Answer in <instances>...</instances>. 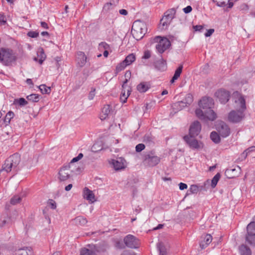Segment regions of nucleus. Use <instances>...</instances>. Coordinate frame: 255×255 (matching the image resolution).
<instances>
[{
    "label": "nucleus",
    "instance_id": "f257e3e1",
    "mask_svg": "<svg viewBox=\"0 0 255 255\" xmlns=\"http://www.w3.org/2000/svg\"><path fill=\"white\" fill-rule=\"evenodd\" d=\"M214 100L212 98L203 97L199 102V109L195 111L196 116L201 120L207 122L213 121L217 118L216 114L212 109L214 106Z\"/></svg>",
    "mask_w": 255,
    "mask_h": 255
},
{
    "label": "nucleus",
    "instance_id": "f03ea898",
    "mask_svg": "<svg viewBox=\"0 0 255 255\" xmlns=\"http://www.w3.org/2000/svg\"><path fill=\"white\" fill-rule=\"evenodd\" d=\"M17 59L16 53L11 49L3 47L0 48V62L3 65L12 66Z\"/></svg>",
    "mask_w": 255,
    "mask_h": 255
},
{
    "label": "nucleus",
    "instance_id": "7ed1b4c3",
    "mask_svg": "<svg viewBox=\"0 0 255 255\" xmlns=\"http://www.w3.org/2000/svg\"><path fill=\"white\" fill-rule=\"evenodd\" d=\"M20 162V156L18 153L13 154L7 158L2 165V169L0 170V173L4 170L7 173L13 170L17 172L19 170L18 166Z\"/></svg>",
    "mask_w": 255,
    "mask_h": 255
},
{
    "label": "nucleus",
    "instance_id": "20e7f679",
    "mask_svg": "<svg viewBox=\"0 0 255 255\" xmlns=\"http://www.w3.org/2000/svg\"><path fill=\"white\" fill-rule=\"evenodd\" d=\"M146 31V25L144 22L137 20L133 23L131 32L136 40L141 39L145 35Z\"/></svg>",
    "mask_w": 255,
    "mask_h": 255
},
{
    "label": "nucleus",
    "instance_id": "39448f33",
    "mask_svg": "<svg viewBox=\"0 0 255 255\" xmlns=\"http://www.w3.org/2000/svg\"><path fill=\"white\" fill-rule=\"evenodd\" d=\"M74 173V168L71 164L64 165L59 170L58 178L61 182L67 181L73 177Z\"/></svg>",
    "mask_w": 255,
    "mask_h": 255
},
{
    "label": "nucleus",
    "instance_id": "423d86ee",
    "mask_svg": "<svg viewBox=\"0 0 255 255\" xmlns=\"http://www.w3.org/2000/svg\"><path fill=\"white\" fill-rule=\"evenodd\" d=\"M153 42H157L156 45V49L160 53H163L170 46V41L166 38H162L158 36L153 39Z\"/></svg>",
    "mask_w": 255,
    "mask_h": 255
},
{
    "label": "nucleus",
    "instance_id": "0eeeda50",
    "mask_svg": "<svg viewBox=\"0 0 255 255\" xmlns=\"http://www.w3.org/2000/svg\"><path fill=\"white\" fill-rule=\"evenodd\" d=\"M176 13V9L174 8H170L166 11L164 13V16L160 20V24L162 25V29H165L170 24L172 19L175 17Z\"/></svg>",
    "mask_w": 255,
    "mask_h": 255
},
{
    "label": "nucleus",
    "instance_id": "6e6552de",
    "mask_svg": "<svg viewBox=\"0 0 255 255\" xmlns=\"http://www.w3.org/2000/svg\"><path fill=\"white\" fill-rule=\"evenodd\" d=\"M246 242L251 246L255 247V222H251L247 227Z\"/></svg>",
    "mask_w": 255,
    "mask_h": 255
},
{
    "label": "nucleus",
    "instance_id": "1a4fd4ad",
    "mask_svg": "<svg viewBox=\"0 0 255 255\" xmlns=\"http://www.w3.org/2000/svg\"><path fill=\"white\" fill-rule=\"evenodd\" d=\"M216 128L220 135L223 137H226L230 134V127L223 121H218L216 125Z\"/></svg>",
    "mask_w": 255,
    "mask_h": 255
},
{
    "label": "nucleus",
    "instance_id": "9d476101",
    "mask_svg": "<svg viewBox=\"0 0 255 255\" xmlns=\"http://www.w3.org/2000/svg\"><path fill=\"white\" fill-rule=\"evenodd\" d=\"M126 247L131 249H137L139 247V241L135 236L128 235L124 239Z\"/></svg>",
    "mask_w": 255,
    "mask_h": 255
},
{
    "label": "nucleus",
    "instance_id": "9b49d317",
    "mask_svg": "<svg viewBox=\"0 0 255 255\" xmlns=\"http://www.w3.org/2000/svg\"><path fill=\"white\" fill-rule=\"evenodd\" d=\"M244 111L241 110L231 111L228 115V120L232 123H238L240 122L244 118Z\"/></svg>",
    "mask_w": 255,
    "mask_h": 255
},
{
    "label": "nucleus",
    "instance_id": "f8f14e48",
    "mask_svg": "<svg viewBox=\"0 0 255 255\" xmlns=\"http://www.w3.org/2000/svg\"><path fill=\"white\" fill-rule=\"evenodd\" d=\"M160 160L159 157L150 153L145 155L143 163L147 166L153 167L158 164Z\"/></svg>",
    "mask_w": 255,
    "mask_h": 255
},
{
    "label": "nucleus",
    "instance_id": "ddd939ff",
    "mask_svg": "<svg viewBox=\"0 0 255 255\" xmlns=\"http://www.w3.org/2000/svg\"><path fill=\"white\" fill-rule=\"evenodd\" d=\"M195 136L185 135L183 138L187 144L192 149H198L200 147V144L198 140L194 137Z\"/></svg>",
    "mask_w": 255,
    "mask_h": 255
},
{
    "label": "nucleus",
    "instance_id": "4468645a",
    "mask_svg": "<svg viewBox=\"0 0 255 255\" xmlns=\"http://www.w3.org/2000/svg\"><path fill=\"white\" fill-rule=\"evenodd\" d=\"M215 95L221 103L225 104L229 100L230 93L225 90H220L216 92Z\"/></svg>",
    "mask_w": 255,
    "mask_h": 255
},
{
    "label": "nucleus",
    "instance_id": "2eb2a0df",
    "mask_svg": "<svg viewBox=\"0 0 255 255\" xmlns=\"http://www.w3.org/2000/svg\"><path fill=\"white\" fill-rule=\"evenodd\" d=\"M201 129V126L198 121L193 122L189 128V135L196 136L200 133Z\"/></svg>",
    "mask_w": 255,
    "mask_h": 255
},
{
    "label": "nucleus",
    "instance_id": "dca6fc26",
    "mask_svg": "<svg viewBox=\"0 0 255 255\" xmlns=\"http://www.w3.org/2000/svg\"><path fill=\"white\" fill-rule=\"evenodd\" d=\"M237 168H229L226 170L225 173L229 178H233L238 176L241 171V168L237 166Z\"/></svg>",
    "mask_w": 255,
    "mask_h": 255
},
{
    "label": "nucleus",
    "instance_id": "f3484780",
    "mask_svg": "<svg viewBox=\"0 0 255 255\" xmlns=\"http://www.w3.org/2000/svg\"><path fill=\"white\" fill-rule=\"evenodd\" d=\"M83 197L92 203L96 201L95 196L93 191L87 187H85L83 189Z\"/></svg>",
    "mask_w": 255,
    "mask_h": 255
},
{
    "label": "nucleus",
    "instance_id": "a211bd4d",
    "mask_svg": "<svg viewBox=\"0 0 255 255\" xmlns=\"http://www.w3.org/2000/svg\"><path fill=\"white\" fill-rule=\"evenodd\" d=\"M77 65L80 67H83L87 62V57L85 53L82 51L77 52V57L76 58Z\"/></svg>",
    "mask_w": 255,
    "mask_h": 255
},
{
    "label": "nucleus",
    "instance_id": "6ab92c4d",
    "mask_svg": "<svg viewBox=\"0 0 255 255\" xmlns=\"http://www.w3.org/2000/svg\"><path fill=\"white\" fill-rule=\"evenodd\" d=\"M112 110L111 106L110 105H105L102 110L100 119L104 120L108 118L112 112Z\"/></svg>",
    "mask_w": 255,
    "mask_h": 255
},
{
    "label": "nucleus",
    "instance_id": "aec40b11",
    "mask_svg": "<svg viewBox=\"0 0 255 255\" xmlns=\"http://www.w3.org/2000/svg\"><path fill=\"white\" fill-rule=\"evenodd\" d=\"M235 103L237 105V108H240L239 110L245 111L246 109V101L244 98L240 96L237 100H235Z\"/></svg>",
    "mask_w": 255,
    "mask_h": 255
},
{
    "label": "nucleus",
    "instance_id": "412c9836",
    "mask_svg": "<svg viewBox=\"0 0 255 255\" xmlns=\"http://www.w3.org/2000/svg\"><path fill=\"white\" fill-rule=\"evenodd\" d=\"M150 84L147 82H142L137 85V90L140 93L146 92L150 88Z\"/></svg>",
    "mask_w": 255,
    "mask_h": 255
},
{
    "label": "nucleus",
    "instance_id": "4be33fe9",
    "mask_svg": "<svg viewBox=\"0 0 255 255\" xmlns=\"http://www.w3.org/2000/svg\"><path fill=\"white\" fill-rule=\"evenodd\" d=\"M155 68L160 71H164L166 70L167 66L166 61L162 59L158 60L154 63Z\"/></svg>",
    "mask_w": 255,
    "mask_h": 255
},
{
    "label": "nucleus",
    "instance_id": "5701e85b",
    "mask_svg": "<svg viewBox=\"0 0 255 255\" xmlns=\"http://www.w3.org/2000/svg\"><path fill=\"white\" fill-rule=\"evenodd\" d=\"M125 160L122 158H119L117 160H114L113 165L116 170H120L125 167Z\"/></svg>",
    "mask_w": 255,
    "mask_h": 255
},
{
    "label": "nucleus",
    "instance_id": "b1692460",
    "mask_svg": "<svg viewBox=\"0 0 255 255\" xmlns=\"http://www.w3.org/2000/svg\"><path fill=\"white\" fill-rule=\"evenodd\" d=\"M130 88H128L127 89H122L120 100L123 103H125L127 102V99L130 94Z\"/></svg>",
    "mask_w": 255,
    "mask_h": 255
},
{
    "label": "nucleus",
    "instance_id": "393cba45",
    "mask_svg": "<svg viewBox=\"0 0 255 255\" xmlns=\"http://www.w3.org/2000/svg\"><path fill=\"white\" fill-rule=\"evenodd\" d=\"M239 251L241 255H252L251 249L246 245H241L239 247Z\"/></svg>",
    "mask_w": 255,
    "mask_h": 255
},
{
    "label": "nucleus",
    "instance_id": "a878e982",
    "mask_svg": "<svg viewBox=\"0 0 255 255\" xmlns=\"http://www.w3.org/2000/svg\"><path fill=\"white\" fill-rule=\"evenodd\" d=\"M32 252L28 248L19 249L16 250L12 255H31Z\"/></svg>",
    "mask_w": 255,
    "mask_h": 255
},
{
    "label": "nucleus",
    "instance_id": "bb28decb",
    "mask_svg": "<svg viewBox=\"0 0 255 255\" xmlns=\"http://www.w3.org/2000/svg\"><path fill=\"white\" fill-rule=\"evenodd\" d=\"M212 240V237L211 235L209 234L206 235L204 238V240L202 241L200 244V247L202 249H204L211 243Z\"/></svg>",
    "mask_w": 255,
    "mask_h": 255
},
{
    "label": "nucleus",
    "instance_id": "cd10ccee",
    "mask_svg": "<svg viewBox=\"0 0 255 255\" xmlns=\"http://www.w3.org/2000/svg\"><path fill=\"white\" fill-rule=\"evenodd\" d=\"M182 69H183V65H180L178 67V68L175 70V73L170 81L171 83H172V84L173 83L175 80L178 79V78L180 77V76L182 73Z\"/></svg>",
    "mask_w": 255,
    "mask_h": 255
},
{
    "label": "nucleus",
    "instance_id": "c85d7f7f",
    "mask_svg": "<svg viewBox=\"0 0 255 255\" xmlns=\"http://www.w3.org/2000/svg\"><path fill=\"white\" fill-rule=\"evenodd\" d=\"M74 221L76 224L81 226L85 225L88 222L86 218L82 216L77 217L74 219Z\"/></svg>",
    "mask_w": 255,
    "mask_h": 255
},
{
    "label": "nucleus",
    "instance_id": "c756f323",
    "mask_svg": "<svg viewBox=\"0 0 255 255\" xmlns=\"http://www.w3.org/2000/svg\"><path fill=\"white\" fill-rule=\"evenodd\" d=\"M135 60V55L133 53L128 55L124 60L128 66L130 65Z\"/></svg>",
    "mask_w": 255,
    "mask_h": 255
},
{
    "label": "nucleus",
    "instance_id": "7c9ffc66",
    "mask_svg": "<svg viewBox=\"0 0 255 255\" xmlns=\"http://www.w3.org/2000/svg\"><path fill=\"white\" fill-rule=\"evenodd\" d=\"M128 66L126 63H125L124 61H123L122 62L120 63L117 65L115 70V74L117 75L120 72L124 70L125 68Z\"/></svg>",
    "mask_w": 255,
    "mask_h": 255
},
{
    "label": "nucleus",
    "instance_id": "2f4dec72",
    "mask_svg": "<svg viewBox=\"0 0 255 255\" xmlns=\"http://www.w3.org/2000/svg\"><path fill=\"white\" fill-rule=\"evenodd\" d=\"M157 248L159 252V255H167L166 249L162 243H158L157 244Z\"/></svg>",
    "mask_w": 255,
    "mask_h": 255
},
{
    "label": "nucleus",
    "instance_id": "473e14b6",
    "mask_svg": "<svg viewBox=\"0 0 255 255\" xmlns=\"http://www.w3.org/2000/svg\"><path fill=\"white\" fill-rule=\"evenodd\" d=\"M220 134H219L216 131H212L210 134V137L212 140L216 143H218L220 141Z\"/></svg>",
    "mask_w": 255,
    "mask_h": 255
},
{
    "label": "nucleus",
    "instance_id": "72a5a7b5",
    "mask_svg": "<svg viewBox=\"0 0 255 255\" xmlns=\"http://www.w3.org/2000/svg\"><path fill=\"white\" fill-rule=\"evenodd\" d=\"M39 89L43 94H49L50 93L51 90L50 87H47L45 84L40 85L39 86Z\"/></svg>",
    "mask_w": 255,
    "mask_h": 255
},
{
    "label": "nucleus",
    "instance_id": "f704fd0d",
    "mask_svg": "<svg viewBox=\"0 0 255 255\" xmlns=\"http://www.w3.org/2000/svg\"><path fill=\"white\" fill-rule=\"evenodd\" d=\"M14 116V113L11 111H9L6 114L3 120L4 123L6 125L9 124L11 119L13 118Z\"/></svg>",
    "mask_w": 255,
    "mask_h": 255
},
{
    "label": "nucleus",
    "instance_id": "c9c22d12",
    "mask_svg": "<svg viewBox=\"0 0 255 255\" xmlns=\"http://www.w3.org/2000/svg\"><path fill=\"white\" fill-rule=\"evenodd\" d=\"M26 99L32 102H38L39 100V96L38 94H32L27 96Z\"/></svg>",
    "mask_w": 255,
    "mask_h": 255
},
{
    "label": "nucleus",
    "instance_id": "e433bc0d",
    "mask_svg": "<svg viewBox=\"0 0 255 255\" xmlns=\"http://www.w3.org/2000/svg\"><path fill=\"white\" fill-rule=\"evenodd\" d=\"M80 255H96V253L94 251L83 248L80 251Z\"/></svg>",
    "mask_w": 255,
    "mask_h": 255
},
{
    "label": "nucleus",
    "instance_id": "4c0bfd02",
    "mask_svg": "<svg viewBox=\"0 0 255 255\" xmlns=\"http://www.w3.org/2000/svg\"><path fill=\"white\" fill-rule=\"evenodd\" d=\"M220 174L219 173H218L214 176V177L212 179L211 186L213 188L216 187L218 182L219 181L220 178Z\"/></svg>",
    "mask_w": 255,
    "mask_h": 255
},
{
    "label": "nucleus",
    "instance_id": "58836bf2",
    "mask_svg": "<svg viewBox=\"0 0 255 255\" xmlns=\"http://www.w3.org/2000/svg\"><path fill=\"white\" fill-rule=\"evenodd\" d=\"M21 201V197L19 195H14L11 198L10 203L11 204L14 205L20 203Z\"/></svg>",
    "mask_w": 255,
    "mask_h": 255
},
{
    "label": "nucleus",
    "instance_id": "ea45409f",
    "mask_svg": "<svg viewBox=\"0 0 255 255\" xmlns=\"http://www.w3.org/2000/svg\"><path fill=\"white\" fill-rule=\"evenodd\" d=\"M14 104L15 105H18L20 106H24L28 104V102L24 98H20L18 99H15Z\"/></svg>",
    "mask_w": 255,
    "mask_h": 255
},
{
    "label": "nucleus",
    "instance_id": "a19ab883",
    "mask_svg": "<svg viewBox=\"0 0 255 255\" xmlns=\"http://www.w3.org/2000/svg\"><path fill=\"white\" fill-rule=\"evenodd\" d=\"M38 56L40 57L38 62L40 64H41L46 58V55L45 54L42 48H41L38 52Z\"/></svg>",
    "mask_w": 255,
    "mask_h": 255
},
{
    "label": "nucleus",
    "instance_id": "79ce46f5",
    "mask_svg": "<svg viewBox=\"0 0 255 255\" xmlns=\"http://www.w3.org/2000/svg\"><path fill=\"white\" fill-rule=\"evenodd\" d=\"M255 150V146H252L247 149L242 154L241 156L244 159H245L251 152Z\"/></svg>",
    "mask_w": 255,
    "mask_h": 255
},
{
    "label": "nucleus",
    "instance_id": "37998d69",
    "mask_svg": "<svg viewBox=\"0 0 255 255\" xmlns=\"http://www.w3.org/2000/svg\"><path fill=\"white\" fill-rule=\"evenodd\" d=\"M183 100H184L185 102L186 103V104L188 106H189L192 104V103L193 101V97L191 94H188L187 95H186V97H185Z\"/></svg>",
    "mask_w": 255,
    "mask_h": 255
},
{
    "label": "nucleus",
    "instance_id": "c03bdc74",
    "mask_svg": "<svg viewBox=\"0 0 255 255\" xmlns=\"http://www.w3.org/2000/svg\"><path fill=\"white\" fill-rule=\"evenodd\" d=\"M199 191V187L196 185H192L190 186L188 191L190 194H196Z\"/></svg>",
    "mask_w": 255,
    "mask_h": 255
},
{
    "label": "nucleus",
    "instance_id": "a18cd8bd",
    "mask_svg": "<svg viewBox=\"0 0 255 255\" xmlns=\"http://www.w3.org/2000/svg\"><path fill=\"white\" fill-rule=\"evenodd\" d=\"M213 1L218 6L224 7L226 5V1H229V0H213Z\"/></svg>",
    "mask_w": 255,
    "mask_h": 255
},
{
    "label": "nucleus",
    "instance_id": "49530a36",
    "mask_svg": "<svg viewBox=\"0 0 255 255\" xmlns=\"http://www.w3.org/2000/svg\"><path fill=\"white\" fill-rule=\"evenodd\" d=\"M115 247L118 249H124L126 248L125 243L123 244L121 241H116L115 244Z\"/></svg>",
    "mask_w": 255,
    "mask_h": 255
},
{
    "label": "nucleus",
    "instance_id": "de8ad7c7",
    "mask_svg": "<svg viewBox=\"0 0 255 255\" xmlns=\"http://www.w3.org/2000/svg\"><path fill=\"white\" fill-rule=\"evenodd\" d=\"M172 107L173 109L176 111H180L183 109V108L181 107V104H180L179 101L173 104Z\"/></svg>",
    "mask_w": 255,
    "mask_h": 255
},
{
    "label": "nucleus",
    "instance_id": "09e8293b",
    "mask_svg": "<svg viewBox=\"0 0 255 255\" xmlns=\"http://www.w3.org/2000/svg\"><path fill=\"white\" fill-rule=\"evenodd\" d=\"M99 48L102 49H105V50H109L110 48V45L105 42H102L99 44Z\"/></svg>",
    "mask_w": 255,
    "mask_h": 255
},
{
    "label": "nucleus",
    "instance_id": "8fccbe9b",
    "mask_svg": "<svg viewBox=\"0 0 255 255\" xmlns=\"http://www.w3.org/2000/svg\"><path fill=\"white\" fill-rule=\"evenodd\" d=\"M145 148V145L144 144L139 143L136 145L135 147V150L136 152H140Z\"/></svg>",
    "mask_w": 255,
    "mask_h": 255
},
{
    "label": "nucleus",
    "instance_id": "3c124183",
    "mask_svg": "<svg viewBox=\"0 0 255 255\" xmlns=\"http://www.w3.org/2000/svg\"><path fill=\"white\" fill-rule=\"evenodd\" d=\"M27 35L29 37H32V38H36L38 36L39 33L36 31H29L27 33Z\"/></svg>",
    "mask_w": 255,
    "mask_h": 255
},
{
    "label": "nucleus",
    "instance_id": "603ef678",
    "mask_svg": "<svg viewBox=\"0 0 255 255\" xmlns=\"http://www.w3.org/2000/svg\"><path fill=\"white\" fill-rule=\"evenodd\" d=\"M48 204L50 206L51 209H55L56 208V202L53 200L49 199Z\"/></svg>",
    "mask_w": 255,
    "mask_h": 255
},
{
    "label": "nucleus",
    "instance_id": "864d4df0",
    "mask_svg": "<svg viewBox=\"0 0 255 255\" xmlns=\"http://www.w3.org/2000/svg\"><path fill=\"white\" fill-rule=\"evenodd\" d=\"M6 22V19L5 18V16L3 13H0V23L1 24H5Z\"/></svg>",
    "mask_w": 255,
    "mask_h": 255
},
{
    "label": "nucleus",
    "instance_id": "5fc2aeb1",
    "mask_svg": "<svg viewBox=\"0 0 255 255\" xmlns=\"http://www.w3.org/2000/svg\"><path fill=\"white\" fill-rule=\"evenodd\" d=\"M151 56L150 51L149 50H146L144 52V54L142 57V59H149Z\"/></svg>",
    "mask_w": 255,
    "mask_h": 255
},
{
    "label": "nucleus",
    "instance_id": "6e6d98bb",
    "mask_svg": "<svg viewBox=\"0 0 255 255\" xmlns=\"http://www.w3.org/2000/svg\"><path fill=\"white\" fill-rule=\"evenodd\" d=\"M183 10L185 13H188L192 11V8L191 6L188 5L186 7L184 8Z\"/></svg>",
    "mask_w": 255,
    "mask_h": 255
},
{
    "label": "nucleus",
    "instance_id": "4d7b16f0",
    "mask_svg": "<svg viewBox=\"0 0 255 255\" xmlns=\"http://www.w3.org/2000/svg\"><path fill=\"white\" fill-rule=\"evenodd\" d=\"M214 32V29H208L207 31V32L205 34V36L206 37H209Z\"/></svg>",
    "mask_w": 255,
    "mask_h": 255
},
{
    "label": "nucleus",
    "instance_id": "13d9d810",
    "mask_svg": "<svg viewBox=\"0 0 255 255\" xmlns=\"http://www.w3.org/2000/svg\"><path fill=\"white\" fill-rule=\"evenodd\" d=\"M95 89H94L93 91H91L89 94V96H88V98H89V99L91 100H93L94 97H95Z\"/></svg>",
    "mask_w": 255,
    "mask_h": 255
},
{
    "label": "nucleus",
    "instance_id": "bf43d9fd",
    "mask_svg": "<svg viewBox=\"0 0 255 255\" xmlns=\"http://www.w3.org/2000/svg\"><path fill=\"white\" fill-rule=\"evenodd\" d=\"M179 189L181 190H183L184 189H187V184L185 183H182V182L179 183Z\"/></svg>",
    "mask_w": 255,
    "mask_h": 255
},
{
    "label": "nucleus",
    "instance_id": "052dcab7",
    "mask_svg": "<svg viewBox=\"0 0 255 255\" xmlns=\"http://www.w3.org/2000/svg\"><path fill=\"white\" fill-rule=\"evenodd\" d=\"M193 28L195 31H200L203 28V26L201 25H197L193 26Z\"/></svg>",
    "mask_w": 255,
    "mask_h": 255
},
{
    "label": "nucleus",
    "instance_id": "680f3d73",
    "mask_svg": "<svg viewBox=\"0 0 255 255\" xmlns=\"http://www.w3.org/2000/svg\"><path fill=\"white\" fill-rule=\"evenodd\" d=\"M152 140L151 137L149 135H145L143 137L144 141L150 142Z\"/></svg>",
    "mask_w": 255,
    "mask_h": 255
},
{
    "label": "nucleus",
    "instance_id": "e2e57ef3",
    "mask_svg": "<svg viewBox=\"0 0 255 255\" xmlns=\"http://www.w3.org/2000/svg\"><path fill=\"white\" fill-rule=\"evenodd\" d=\"M128 78H126L125 80V81L124 82V83L122 85V89H127L128 88H129V87H128L126 84L128 83Z\"/></svg>",
    "mask_w": 255,
    "mask_h": 255
},
{
    "label": "nucleus",
    "instance_id": "0e129e2a",
    "mask_svg": "<svg viewBox=\"0 0 255 255\" xmlns=\"http://www.w3.org/2000/svg\"><path fill=\"white\" fill-rule=\"evenodd\" d=\"M119 12L122 15H127L128 13V11L124 9L120 10Z\"/></svg>",
    "mask_w": 255,
    "mask_h": 255
},
{
    "label": "nucleus",
    "instance_id": "69168bd1",
    "mask_svg": "<svg viewBox=\"0 0 255 255\" xmlns=\"http://www.w3.org/2000/svg\"><path fill=\"white\" fill-rule=\"evenodd\" d=\"M40 23H41V26L43 28H45V29L48 28V24L45 22L42 21L40 22Z\"/></svg>",
    "mask_w": 255,
    "mask_h": 255
},
{
    "label": "nucleus",
    "instance_id": "338daca9",
    "mask_svg": "<svg viewBox=\"0 0 255 255\" xmlns=\"http://www.w3.org/2000/svg\"><path fill=\"white\" fill-rule=\"evenodd\" d=\"M112 5V4L111 3H107L104 5V9L105 10H109L110 9V7Z\"/></svg>",
    "mask_w": 255,
    "mask_h": 255
},
{
    "label": "nucleus",
    "instance_id": "774afa93",
    "mask_svg": "<svg viewBox=\"0 0 255 255\" xmlns=\"http://www.w3.org/2000/svg\"><path fill=\"white\" fill-rule=\"evenodd\" d=\"M72 187H73V185L72 184H68L67 186H66L65 187V190L66 191H70Z\"/></svg>",
    "mask_w": 255,
    "mask_h": 255
}]
</instances>
